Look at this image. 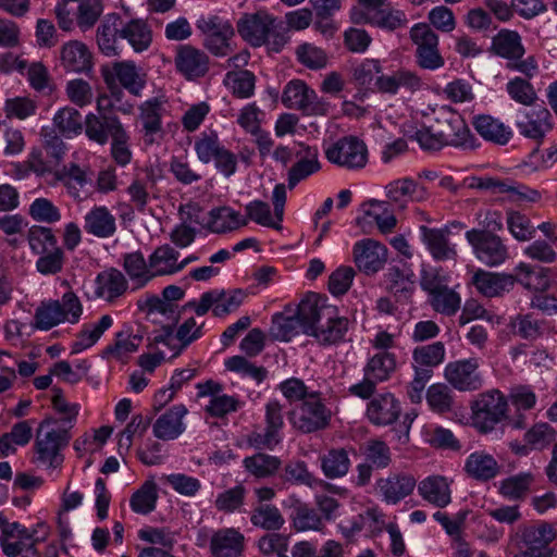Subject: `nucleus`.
<instances>
[{
  "label": "nucleus",
  "mask_w": 557,
  "mask_h": 557,
  "mask_svg": "<svg viewBox=\"0 0 557 557\" xmlns=\"http://www.w3.org/2000/svg\"><path fill=\"white\" fill-rule=\"evenodd\" d=\"M51 423L52 420L45 419L37 429L34 462L57 469L63 462L61 450L69 445L71 436L67 429H54L51 428Z\"/></svg>",
  "instance_id": "1"
},
{
  "label": "nucleus",
  "mask_w": 557,
  "mask_h": 557,
  "mask_svg": "<svg viewBox=\"0 0 557 557\" xmlns=\"http://www.w3.org/2000/svg\"><path fill=\"white\" fill-rule=\"evenodd\" d=\"M83 314V305L76 294L66 292L61 300L42 301L36 309L34 326L48 331L63 322L75 324Z\"/></svg>",
  "instance_id": "2"
},
{
  "label": "nucleus",
  "mask_w": 557,
  "mask_h": 557,
  "mask_svg": "<svg viewBox=\"0 0 557 557\" xmlns=\"http://www.w3.org/2000/svg\"><path fill=\"white\" fill-rule=\"evenodd\" d=\"M492 52L498 57L507 59L506 67L517 71L528 78H532L537 72V62L533 55L522 59L524 47L520 35L515 30L503 29L492 41Z\"/></svg>",
  "instance_id": "3"
},
{
  "label": "nucleus",
  "mask_w": 557,
  "mask_h": 557,
  "mask_svg": "<svg viewBox=\"0 0 557 557\" xmlns=\"http://www.w3.org/2000/svg\"><path fill=\"white\" fill-rule=\"evenodd\" d=\"M434 132L446 146L463 149L478 147L475 137L471 134L466 121L449 106H443L435 112Z\"/></svg>",
  "instance_id": "4"
},
{
  "label": "nucleus",
  "mask_w": 557,
  "mask_h": 557,
  "mask_svg": "<svg viewBox=\"0 0 557 557\" xmlns=\"http://www.w3.org/2000/svg\"><path fill=\"white\" fill-rule=\"evenodd\" d=\"M508 401L498 389L481 393L471 404V419L474 428L481 433H488L506 417Z\"/></svg>",
  "instance_id": "5"
},
{
  "label": "nucleus",
  "mask_w": 557,
  "mask_h": 557,
  "mask_svg": "<svg viewBox=\"0 0 557 557\" xmlns=\"http://www.w3.org/2000/svg\"><path fill=\"white\" fill-rule=\"evenodd\" d=\"M276 18L267 11L246 13L237 22V32L240 37L252 47H261L273 36V49L278 51L285 44L283 36L274 34Z\"/></svg>",
  "instance_id": "6"
},
{
  "label": "nucleus",
  "mask_w": 557,
  "mask_h": 557,
  "mask_svg": "<svg viewBox=\"0 0 557 557\" xmlns=\"http://www.w3.org/2000/svg\"><path fill=\"white\" fill-rule=\"evenodd\" d=\"M555 536L554 528L546 522L520 527L516 534L518 552L513 557H553L550 543Z\"/></svg>",
  "instance_id": "7"
},
{
  "label": "nucleus",
  "mask_w": 557,
  "mask_h": 557,
  "mask_svg": "<svg viewBox=\"0 0 557 557\" xmlns=\"http://www.w3.org/2000/svg\"><path fill=\"white\" fill-rule=\"evenodd\" d=\"M326 160L346 170H360L368 163V148L356 136H344L330 145L325 151Z\"/></svg>",
  "instance_id": "8"
},
{
  "label": "nucleus",
  "mask_w": 557,
  "mask_h": 557,
  "mask_svg": "<svg viewBox=\"0 0 557 557\" xmlns=\"http://www.w3.org/2000/svg\"><path fill=\"white\" fill-rule=\"evenodd\" d=\"M290 422L302 433H312L326 428L331 411L322 403L319 392H312L298 408L290 412Z\"/></svg>",
  "instance_id": "9"
},
{
  "label": "nucleus",
  "mask_w": 557,
  "mask_h": 557,
  "mask_svg": "<svg viewBox=\"0 0 557 557\" xmlns=\"http://www.w3.org/2000/svg\"><path fill=\"white\" fill-rule=\"evenodd\" d=\"M247 293L236 288L232 290L212 289L200 296L199 302H189L188 306L195 309L197 315H205L210 309L214 317L222 318L235 312L244 302Z\"/></svg>",
  "instance_id": "10"
},
{
  "label": "nucleus",
  "mask_w": 557,
  "mask_h": 557,
  "mask_svg": "<svg viewBox=\"0 0 557 557\" xmlns=\"http://www.w3.org/2000/svg\"><path fill=\"white\" fill-rule=\"evenodd\" d=\"M197 28L206 36L205 47L214 55L225 57L232 49L230 40L234 36L232 24L218 15L202 16Z\"/></svg>",
  "instance_id": "11"
},
{
  "label": "nucleus",
  "mask_w": 557,
  "mask_h": 557,
  "mask_svg": "<svg viewBox=\"0 0 557 557\" xmlns=\"http://www.w3.org/2000/svg\"><path fill=\"white\" fill-rule=\"evenodd\" d=\"M479 367L480 362L475 357L450 361L444 369V377L451 387L459 392H474L483 386Z\"/></svg>",
  "instance_id": "12"
},
{
  "label": "nucleus",
  "mask_w": 557,
  "mask_h": 557,
  "mask_svg": "<svg viewBox=\"0 0 557 557\" xmlns=\"http://www.w3.org/2000/svg\"><path fill=\"white\" fill-rule=\"evenodd\" d=\"M515 124L521 136L539 143L553 128L550 112L543 106L534 104L530 109L520 110Z\"/></svg>",
  "instance_id": "13"
},
{
  "label": "nucleus",
  "mask_w": 557,
  "mask_h": 557,
  "mask_svg": "<svg viewBox=\"0 0 557 557\" xmlns=\"http://www.w3.org/2000/svg\"><path fill=\"white\" fill-rule=\"evenodd\" d=\"M466 238L474 248L476 257L487 265H498L507 258V248L502 239L491 232L471 230Z\"/></svg>",
  "instance_id": "14"
},
{
  "label": "nucleus",
  "mask_w": 557,
  "mask_h": 557,
  "mask_svg": "<svg viewBox=\"0 0 557 557\" xmlns=\"http://www.w3.org/2000/svg\"><path fill=\"white\" fill-rule=\"evenodd\" d=\"M334 308L320 295L307 294L297 308L302 332L311 336L324 320H331Z\"/></svg>",
  "instance_id": "15"
},
{
  "label": "nucleus",
  "mask_w": 557,
  "mask_h": 557,
  "mask_svg": "<svg viewBox=\"0 0 557 557\" xmlns=\"http://www.w3.org/2000/svg\"><path fill=\"white\" fill-rule=\"evenodd\" d=\"M512 278L525 289L541 295L557 280V269L521 262L515 268Z\"/></svg>",
  "instance_id": "16"
},
{
  "label": "nucleus",
  "mask_w": 557,
  "mask_h": 557,
  "mask_svg": "<svg viewBox=\"0 0 557 557\" xmlns=\"http://www.w3.org/2000/svg\"><path fill=\"white\" fill-rule=\"evenodd\" d=\"M106 84L112 88L117 81L125 89L134 96H140L146 85V76L132 61L115 62L112 69L102 70Z\"/></svg>",
  "instance_id": "17"
},
{
  "label": "nucleus",
  "mask_w": 557,
  "mask_h": 557,
  "mask_svg": "<svg viewBox=\"0 0 557 557\" xmlns=\"http://www.w3.org/2000/svg\"><path fill=\"white\" fill-rule=\"evenodd\" d=\"M296 162L288 171V187L294 188L300 181L317 173L321 169L319 149L304 143L297 144L294 150Z\"/></svg>",
  "instance_id": "18"
},
{
  "label": "nucleus",
  "mask_w": 557,
  "mask_h": 557,
  "mask_svg": "<svg viewBox=\"0 0 557 557\" xmlns=\"http://www.w3.org/2000/svg\"><path fill=\"white\" fill-rule=\"evenodd\" d=\"M354 260L360 271L374 274L386 262L387 249L381 243L367 238L355 244Z\"/></svg>",
  "instance_id": "19"
},
{
  "label": "nucleus",
  "mask_w": 557,
  "mask_h": 557,
  "mask_svg": "<svg viewBox=\"0 0 557 557\" xmlns=\"http://www.w3.org/2000/svg\"><path fill=\"white\" fill-rule=\"evenodd\" d=\"M60 62L66 72L88 75L94 67L92 52L81 40H70L60 49Z\"/></svg>",
  "instance_id": "20"
},
{
  "label": "nucleus",
  "mask_w": 557,
  "mask_h": 557,
  "mask_svg": "<svg viewBox=\"0 0 557 557\" xmlns=\"http://www.w3.org/2000/svg\"><path fill=\"white\" fill-rule=\"evenodd\" d=\"M470 187L491 190L493 194H508L510 200L520 201H536L540 198L537 190L528 188L525 186L512 185L509 181H502L494 177H474Z\"/></svg>",
  "instance_id": "21"
},
{
  "label": "nucleus",
  "mask_w": 557,
  "mask_h": 557,
  "mask_svg": "<svg viewBox=\"0 0 557 557\" xmlns=\"http://www.w3.org/2000/svg\"><path fill=\"white\" fill-rule=\"evenodd\" d=\"M177 70L188 79L203 76L209 70L208 55L189 45L180 47L175 57Z\"/></svg>",
  "instance_id": "22"
},
{
  "label": "nucleus",
  "mask_w": 557,
  "mask_h": 557,
  "mask_svg": "<svg viewBox=\"0 0 557 557\" xmlns=\"http://www.w3.org/2000/svg\"><path fill=\"white\" fill-rule=\"evenodd\" d=\"M400 414V405L392 393L373 397L368 404L367 417L375 425L394 423Z\"/></svg>",
  "instance_id": "23"
},
{
  "label": "nucleus",
  "mask_w": 557,
  "mask_h": 557,
  "mask_svg": "<svg viewBox=\"0 0 557 557\" xmlns=\"http://www.w3.org/2000/svg\"><path fill=\"white\" fill-rule=\"evenodd\" d=\"M164 101L160 98H152L139 107V119L143 125L144 137L147 144H153L162 132V115Z\"/></svg>",
  "instance_id": "24"
},
{
  "label": "nucleus",
  "mask_w": 557,
  "mask_h": 557,
  "mask_svg": "<svg viewBox=\"0 0 557 557\" xmlns=\"http://www.w3.org/2000/svg\"><path fill=\"white\" fill-rule=\"evenodd\" d=\"M54 182L62 183L67 194L74 199H81L82 189L91 182L88 168H82L71 162L52 172Z\"/></svg>",
  "instance_id": "25"
},
{
  "label": "nucleus",
  "mask_w": 557,
  "mask_h": 557,
  "mask_svg": "<svg viewBox=\"0 0 557 557\" xmlns=\"http://www.w3.org/2000/svg\"><path fill=\"white\" fill-rule=\"evenodd\" d=\"M127 287L128 282L124 274L117 269L110 268L97 275L95 294L112 304L125 294Z\"/></svg>",
  "instance_id": "26"
},
{
  "label": "nucleus",
  "mask_w": 557,
  "mask_h": 557,
  "mask_svg": "<svg viewBox=\"0 0 557 557\" xmlns=\"http://www.w3.org/2000/svg\"><path fill=\"white\" fill-rule=\"evenodd\" d=\"M375 86L384 94L394 95L400 89L414 92L422 87V79L410 70L399 69L389 75L377 76Z\"/></svg>",
  "instance_id": "27"
},
{
  "label": "nucleus",
  "mask_w": 557,
  "mask_h": 557,
  "mask_svg": "<svg viewBox=\"0 0 557 557\" xmlns=\"http://www.w3.org/2000/svg\"><path fill=\"white\" fill-rule=\"evenodd\" d=\"M244 535L233 529H220L210 540V552L213 557H239L244 548Z\"/></svg>",
  "instance_id": "28"
},
{
  "label": "nucleus",
  "mask_w": 557,
  "mask_h": 557,
  "mask_svg": "<svg viewBox=\"0 0 557 557\" xmlns=\"http://www.w3.org/2000/svg\"><path fill=\"white\" fill-rule=\"evenodd\" d=\"M187 409L183 405H176L161 414L153 424V434L162 441L177 438L185 430L183 418Z\"/></svg>",
  "instance_id": "29"
},
{
  "label": "nucleus",
  "mask_w": 557,
  "mask_h": 557,
  "mask_svg": "<svg viewBox=\"0 0 557 557\" xmlns=\"http://www.w3.org/2000/svg\"><path fill=\"white\" fill-rule=\"evenodd\" d=\"M472 125L482 138L499 146L507 145L512 138L511 128L488 114L474 116Z\"/></svg>",
  "instance_id": "30"
},
{
  "label": "nucleus",
  "mask_w": 557,
  "mask_h": 557,
  "mask_svg": "<svg viewBox=\"0 0 557 557\" xmlns=\"http://www.w3.org/2000/svg\"><path fill=\"white\" fill-rule=\"evenodd\" d=\"M472 283L485 297H498L513 288L512 274H498L479 270L472 277Z\"/></svg>",
  "instance_id": "31"
},
{
  "label": "nucleus",
  "mask_w": 557,
  "mask_h": 557,
  "mask_svg": "<svg viewBox=\"0 0 557 557\" xmlns=\"http://www.w3.org/2000/svg\"><path fill=\"white\" fill-rule=\"evenodd\" d=\"M84 230L99 238L111 237L116 232L115 216L104 206L94 207L84 216Z\"/></svg>",
  "instance_id": "32"
},
{
  "label": "nucleus",
  "mask_w": 557,
  "mask_h": 557,
  "mask_svg": "<svg viewBox=\"0 0 557 557\" xmlns=\"http://www.w3.org/2000/svg\"><path fill=\"white\" fill-rule=\"evenodd\" d=\"M420 232L423 243L434 259L447 260L456 257V249L449 245L448 235L450 232L447 227L430 228L421 225Z\"/></svg>",
  "instance_id": "33"
},
{
  "label": "nucleus",
  "mask_w": 557,
  "mask_h": 557,
  "mask_svg": "<svg viewBox=\"0 0 557 557\" xmlns=\"http://www.w3.org/2000/svg\"><path fill=\"white\" fill-rule=\"evenodd\" d=\"M416 484V479L409 474H393L376 483L380 493L389 504H397L410 495Z\"/></svg>",
  "instance_id": "34"
},
{
  "label": "nucleus",
  "mask_w": 557,
  "mask_h": 557,
  "mask_svg": "<svg viewBox=\"0 0 557 557\" xmlns=\"http://www.w3.org/2000/svg\"><path fill=\"white\" fill-rule=\"evenodd\" d=\"M500 465L490 454L484 451L472 453L466 461L465 470L469 476L478 481H490L500 472Z\"/></svg>",
  "instance_id": "35"
},
{
  "label": "nucleus",
  "mask_w": 557,
  "mask_h": 557,
  "mask_svg": "<svg viewBox=\"0 0 557 557\" xmlns=\"http://www.w3.org/2000/svg\"><path fill=\"white\" fill-rule=\"evenodd\" d=\"M246 225L247 219H243L238 211L225 206L210 210L206 224L210 232L216 234L232 232Z\"/></svg>",
  "instance_id": "36"
},
{
  "label": "nucleus",
  "mask_w": 557,
  "mask_h": 557,
  "mask_svg": "<svg viewBox=\"0 0 557 557\" xmlns=\"http://www.w3.org/2000/svg\"><path fill=\"white\" fill-rule=\"evenodd\" d=\"M418 492L424 500L436 507L444 508L450 503V487L445 476H428L419 483Z\"/></svg>",
  "instance_id": "37"
},
{
  "label": "nucleus",
  "mask_w": 557,
  "mask_h": 557,
  "mask_svg": "<svg viewBox=\"0 0 557 557\" xmlns=\"http://www.w3.org/2000/svg\"><path fill=\"white\" fill-rule=\"evenodd\" d=\"M121 17L116 13L108 14L100 22L96 30V42L99 50L107 57L117 54V35L120 34Z\"/></svg>",
  "instance_id": "38"
},
{
  "label": "nucleus",
  "mask_w": 557,
  "mask_h": 557,
  "mask_svg": "<svg viewBox=\"0 0 557 557\" xmlns=\"http://www.w3.org/2000/svg\"><path fill=\"white\" fill-rule=\"evenodd\" d=\"M348 329L349 320L339 317L335 307L331 320H324L311 336L322 345H336L345 339Z\"/></svg>",
  "instance_id": "39"
},
{
  "label": "nucleus",
  "mask_w": 557,
  "mask_h": 557,
  "mask_svg": "<svg viewBox=\"0 0 557 557\" xmlns=\"http://www.w3.org/2000/svg\"><path fill=\"white\" fill-rule=\"evenodd\" d=\"M113 324L109 314L102 315L97 322L85 323L71 346L72 354H79L92 347Z\"/></svg>",
  "instance_id": "40"
},
{
  "label": "nucleus",
  "mask_w": 557,
  "mask_h": 557,
  "mask_svg": "<svg viewBox=\"0 0 557 557\" xmlns=\"http://www.w3.org/2000/svg\"><path fill=\"white\" fill-rule=\"evenodd\" d=\"M149 264L153 277L177 273L181 271L180 252L168 244L162 245L150 255Z\"/></svg>",
  "instance_id": "41"
},
{
  "label": "nucleus",
  "mask_w": 557,
  "mask_h": 557,
  "mask_svg": "<svg viewBox=\"0 0 557 557\" xmlns=\"http://www.w3.org/2000/svg\"><path fill=\"white\" fill-rule=\"evenodd\" d=\"M122 125L116 115H96L89 113L86 115L84 125L85 134L89 140L95 141L101 146L106 145L109 137L113 136V128L111 125Z\"/></svg>",
  "instance_id": "42"
},
{
  "label": "nucleus",
  "mask_w": 557,
  "mask_h": 557,
  "mask_svg": "<svg viewBox=\"0 0 557 557\" xmlns=\"http://www.w3.org/2000/svg\"><path fill=\"white\" fill-rule=\"evenodd\" d=\"M285 480L287 482L306 485L311 488L320 487L332 492H337L333 484L324 480L317 479L307 468L304 461H290L285 466Z\"/></svg>",
  "instance_id": "43"
},
{
  "label": "nucleus",
  "mask_w": 557,
  "mask_h": 557,
  "mask_svg": "<svg viewBox=\"0 0 557 557\" xmlns=\"http://www.w3.org/2000/svg\"><path fill=\"white\" fill-rule=\"evenodd\" d=\"M243 465L248 473L257 479H265L275 475L282 466V460L272 455L257 453L246 457Z\"/></svg>",
  "instance_id": "44"
},
{
  "label": "nucleus",
  "mask_w": 557,
  "mask_h": 557,
  "mask_svg": "<svg viewBox=\"0 0 557 557\" xmlns=\"http://www.w3.org/2000/svg\"><path fill=\"white\" fill-rule=\"evenodd\" d=\"M510 324L513 334L527 341H535L547 331V322L533 313L518 314Z\"/></svg>",
  "instance_id": "45"
},
{
  "label": "nucleus",
  "mask_w": 557,
  "mask_h": 557,
  "mask_svg": "<svg viewBox=\"0 0 557 557\" xmlns=\"http://www.w3.org/2000/svg\"><path fill=\"white\" fill-rule=\"evenodd\" d=\"M321 470L327 479H338L346 475L350 468L348 453L344 448H332L320 456Z\"/></svg>",
  "instance_id": "46"
},
{
  "label": "nucleus",
  "mask_w": 557,
  "mask_h": 557,
  "mask_svg": "<svg viewBox=\"0 0 557 557\" xmlns=\"http://www.w3.org/2000/svg\"><path fill=\"white\" fill-rule=\"evenodd\" d=\"M533 482L534 475L531 472H521L500 481L498 493L507 499L521 500L529 494Z\"/></svg>",
  "instance_id": "47"
},
{
  "label": "nucleus",
  "mask_w": 557,
  "mask_h": 557,
  "mask_svg": "<svg viewBox=\"0 0 557 557\" xmlns=\"http://www.w3.org/2000/svg\"><path fill=\"white\" fill-rule=\"evenodd\" d=\"M120 37L126 39L135 51L146 50L152 41L150 27L143 20H132L120 30Z\"/></svg>",
  "instance_id": "48"
},
{
  "label": "nucleus",
  "mask_w": 557,
  "mask_h": 557,
  "mask_svg": "<svg viewBox=\"0 0 557 557\" xmlns=\"http://www.w3.org/2000/svg\"><path fill=\"white\" fill-rule=\"evenodd\" d=\"M386 288L396 297L397 301L406 302L410 299L414 283L410 275L398 267H391L385 274Z\"/></svg>",
  "instance_id": "49"
},
{
  "label": "nucleus",
  "mask_w": 557,
  "mask_h": 557,
  "mask_svg": "<svg viewBox=\"0 0 557 557\" xmlns=\"http://www.w3.org/2000/svg\"><path fill=\"white\" fill-rule=\"evenodd\" d=\"M446 349L442 342L416 347L412 351V367L430 369L440 366L445 359Z\"/></svg>",
  "instance_id": "50"
},
{
  "label": "nucleus",
  "mask_w": 557,
  "mask_h": 557,
  "mask_svg": "<svg viewBox=\"0 0 557 557\" xmlns=\"http://www.w3.org/2000/svg\"><path fill=\"white\" fill-rule=\"evenodd\" d=\"M314 97V90L309 88L302 81H290L282 94V103L289 109L300 110L308 107V102Z\"/></svg>",
  "instance_id": "51"
},
{
  "label": "nucleus",
  "mask_w": 557,
  "mask_h": 557,
  "mask_svg": "<svg viewBox=\"0 0 557 557\" xmlns=\"http://www.w3.org/2000/svg\"><path fill=\"white\" fill-rule=\"evenodd\" d=\"M395 369V356L387 351H381L369 359L363 372L379 383L386 381Z\"/></svg>",
  "instance_id": "52"
},
{
  "label": "nucleus",
  "mask_w": 557,
  "mask_h": 557,
  "mask_svg": "<svg viewBox=\"0 0 557 557\" xmlns=\"http://www.w3.org/2000/svg\"><path fill=\"white\" fill-rule=\"evenodd\" d=\"M104 10L101 0H79L75 22L82 32L90 30L99 21Z\"/></svg>",
  "instance_id": "53"
},
{
  "label": "nucleus",
  "mask_w": 557,
  "mask_h": 557,
  "mask_svg": "<svg viewBox=\"0 0 557 557\" xmlns=\"http://www.w3.org/2000/svg\"><path fill=\"white\" fill-rule=\"evenodd\" d=\"M123 268L131 280L139 286H144L153 278L149 261L147 262L139 251L125 255Z\"/></svg>",
  "instance_id": "54"
},
{
  "label": "nucleus",
  "mask_w": 557,
  "mask_h": 557,
  "mask_svg": "<svg viewBox=\"0 0 557 557\" xmlns=\"http://www.w3.org/2000/svg\"><path fill=\"white\" fill-rule=\"evenodd\" d=\"M141 338L139 335L128 336L120 332L116 334L114 343L103 350V357L125 362L128 356L138 349Z\"/></svg>",
  "instance_id": "55"
},
{
  "label": "nucleus",
  "mask_w": 557,
  "mask_h": 557,
  "mask_svg": "<svg viewBox=\"0 0 557 557\" xmlns=\"http://www.w3.org/2000/svg\"><path fill=\"white\" fill-rule=\"evenodd\" d=\"M225 84L235 97L246 99L255 92L256 76L247 70L233 71L225 75Z\"/></svg>",
  "instance_id": "56"
},
{
  "label": "nucleus",
  "mask_w": 557,
  "mask_h": 557,
  "mask_svg": "<svg viewBox=\"0 0 557 557\" xmlns=\"http://www.w3.org/2000/svg\"><path fill=\"white\" fill-rule=\"evenodd\" d=\"M426 403L432 411L444 414L451 411L454 396L450 388L443 383L432 384L426 389Z\"/></svg>",
  "instance_id": "57"
},
{
  "label": "nucleus",
  "mask_w": 557,
  "mask_h": 557,
  "mask_svg": "<svg viewBox=\"0 0 557 557\" xmlns=\"http://www.w3.org/2000/svg\"><path fill=\"white\" fill-rule=\"evenodd\" d=\"M525 76V78L517 76L508 81L506 91L509 97L525 107H532L537 100V94Z\"/></svg>",
  "instance_id": "58"
},
{
  "label": "nucleus",
  "mask_w": 557,
  "mask_h": 557,
  "mask_svg": "<svg viewBox=\"0 0 557 557\" xmlns=\"http://www.w3.org/2000/svg\"><path fill=\"white\" fill-rule=\"evenodd\" d=\"M250 521L264 530H278L284 524V518L278 508L268 504L258 505L252 510Z\"/></svg>",
  "instance_id": "59"
},
{
  "label": "nucleus",
  "mask_w": 557,
  "mask_h": 557,
  "mask_svg": "<svg viewBox=\"0 0 557 557\" xmlns=\"http://www.w3.org/2000/svg\"><path fill=\"white\" fill-rule=\"evenodd\" d=\"M158 499L157 485L152 481L145 482L131 497V508L141 515L154 510Z\"/></svg>",
  "instance_id": "60"
},
{
  "label": "nucleus",
  "mask_w": 557,
  "mask_h": 557,
  "mask_svg": "<svg viewBox=\"0 0 557 557\" xmlns=\"http://www.w3.org/2000/svg\"><path fill=\"white\" fill-rule=\"evenodd\" d=\"M299 330H301V322L297 313L289 317L278 313L272 319L270 334L277 341L287 342L297 335Z\"/></svg>",
  "instance_id": "61"
},
{
  "label": "nucleus",
  "mask_w": 557,
  "mask_h": 557,
  "mask_svg": "<svg viewBox=\"0 0 557 557\" xmlns=\"http://www.w3.org/2000/svg\"><path fill=\"white\" fill-rule=\"evenodd\" d=\"M55 127L65 136L78 135L83 131L82 114L74 108L60 109L53 117Z\"/></svg>",
  "instance_id": "62"
},
{
  "label": "nucleus",
  "mask_w": 557,
  "mask_h": 557,
  "mask_svg": "<svg viewBox=\"0 0 557 557\" xmlns=\"http://www.w3.org/2000/svg\"><path fill=\"white\" fill-rule=\"evenodd\" d=\"M408 20L403 10L383 7L373 12L372 25L387 29L396 30L407 25Z\"/></svg>",
  "instance_id": "63"
},
{
  "label": "nucleus",
  "mask_w": 557,
  "mask_h": 557,
  "mask_svg": "<svg viewBox=\"0 0 557 557\" xmlns=\"http://www.w3.org/2000/svg\"><path fill=\"white\" fill-rule=\"evenodd\" d=\"M363 455L366 461L375 469H385L392 461L391 449L386 443L379 440H370L364 444Z\"/></svg>",
  "instance_id": "64"
}]
</instances>
